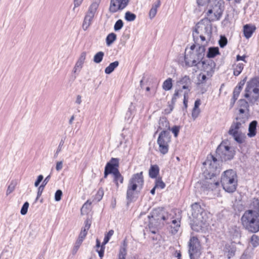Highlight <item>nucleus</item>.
<instances>
[{"label":"nucleus","instance_id":"obj_1","mask_svg":"<svg viewBox=\"0 0 259 259\" xmlns=\"http://www.w3.org/2000/svg\"><path fill=\"white\" fill-rule=\"evenodd\" d=\"M192 209V229L198 231L206 228L209 224L212 215L197 203L193 204Z\"/></svg>","mask_w":259,"mask_h":259},{"label":"nucleus","instance_id":"obj_2","mask_svg":"<svg viewBox=\"0 0 259 259\" xmlns=\"http://www.w3.org/2000/svg\"><path fill=\"white\" fill-rule=\"evenodd\" d=\"M242 223L246 229L252 232L259 231V202L254 203L253 209L246 211L242 217Z\"/></svg>","mask_w":259,"mask_h":259},{"label":"nucleus","instance_id":"obj_3","mask_svg":"<svg viewBox=\"0 0 259 259\" xmlns=\"http://www.w3.org/2000/svg\"><path fill=\"white\" fill-rule=\"evenodd\" d=\"M205 53V47L198 44L192 45L185 50V60L188 63L197 65L203 58Z\"/></svg>","mask_w":259,"mask_h":259},{"label":"nucleus","instance_id":"obj_4","mask_svg":"<svg viewBox=\"0 0 259 259\" xmlns=\"http://www.w3.org/2000/svg\"><path fill=\"white\" fill-rule=\"evenodd\" d=\"M224 10V2L222 0H209L204 13L211 20H218L222 17Z\"/></svg>","mask_w":259,"mask_h":259},{"label":"nucleus","instance_id":"obj_5","mask_svg":"<svg viewBox=\"0 0 259 259\" xmlns=\"http://www.w3.org/2000/svg\"><path fill=\"white\" fill-rule=\"evenodd\" d=\"M221 183L226 192H234L236 190L237 185L236 173L231 169L226 170L222 176Z\"/></svg>","mask_w":259,"mask_h":259},{"label":"nucleus","instance_id":"obj_6","mask_svg":"<svg viewBox=\"0 0 259 259\" xmlns=\"http://www.w3.org/2000/svg\"><path fill=\"white\" fill-rule=\"evenodd\" d=\"M215 154V156L220 160L226 161L233 158L235 151L230 143L224 141L218 147Z\"/></svg>","mask_w":259,"mask_h":259},{"label":"nucleus","instance_id":"obj_7","mask_svg":"<svg viewBox=\"0 0 259 259\" xmlns=\"http://www.w3.org/2000/svg\"><path fill=\"white\" fill-rule=\"evenodd\" d=\"M215 64L213 61L202 62L200 68V73L198 76V85L204 83L207 79L210 78L213 72Z\"/></svg>","mask_w":259,"mask_h":259},{"label":"nucleus","instance_id":"obj_8","mask_svg":"<svg viewBox=\"0 0 259 259\" xmlns=\"http://www.w3.org/2000/svg\"><path fill=\"white\" fill-rule=\"evenodd\" d=\"M244 97L249 102H254L259 98V81L252 78L247 82Z\"/></svg>","mask_w":259,"mask_h":259},{"label":"nucleus","instance_id":"obj_9","mask_svg":"<svg viewBox=\"0 0 259 259\" xmlns=\"http://www.w3.org/2000/svg\"><path fill=\"white\" fill-rule=\"evenodd\" d=\"M220 160L215 156L211 155L207 158L203 163V172L206 179H211L216 174L218 167L217 161Z\"/></svg>","mask_w":259,"mask_h":259},{"label":"nucleus","instance_id":"obj_10","mask_svg":"<svg viewBox=\"0 0 259 259\" xmlns=\"http://www.w3.org/2000/svg\"><path fill=\"white\" fill-rule=\"evenodd\" d=\"M167 212L163 208L159 207L153 209L148 216L149 225L153 227L165 220Z\"/></svg>","mask_w":259,"mask_h":259},{"label":"nucleus","instance_id":"obj_11","mask_svg":"<svg viewBox=\"0 0 259 259\" xmlns=\"http://www.w3.org/2000/svg\"><path fill=\"white\" fill-rule=\"evenodd\" d=\"M170 142L169 133L163 131L160 134L157 139L159 150L162 154H165L168 150V144Z\"/></svg>","mask_w":259,"mask_h":259},{"label":"nucleus","instance_id":"obj_12","mask_svg":"<svg viewBox=\"0 0 259 259\" xmlns=\"http://www.w3.org/2000/svg\"><path fill=\"white\" fill-rule=\"evenodd\" d=\"M142 174V172H140L134 175L132 177L127 191L128 196L132 195L138 188H142L143 184Z\"/></svg>","mask_w":259,"mask_h":259},{"label":"nucleus","instance_id":"obj_13","mask_svg":"<svg viewBox=\"0 0 259 259\" xmlns=\"http://www.w3.org/2000/svg\"><path fill=\"white\" fill-rule=\"evenodd\" d=\"M200 34L206 36L209 39L211 35V26L210 21L207 19L202 20L197 23L195 30Z\"/></svg>","mask_w":259,"mask_h":259},{"label":"nucleus","instance_id":"obj_14","mask_svg":"<svg viewBox=\"0 0 259 259\" xmlns=\"http://www.w3.org/2000/svg\"><path fill=\"white\" fill-rule=\"evenodd\" d=\"M130 0H111L109 11L111 13L121 11L126 7Z\"/></svg>","mask_w":259,"mask_h":259},{"label":"nucleus","instance_id":"obj_15","mask_svg":"<svg viewBox=\"0 0 259 259\" xmlns=\"http://www.w3.org/2000/svg\"><path fill=\"white\" fill-rule=\"evenodd\" d=\"M189 251L191 259H195L200 255V245L197 238L193 237L190 239Z\"/></svg>","mask_w":259,"mask_h":259},{"label":"nucleus","instance_id":"obj_16","mask_svg":"<svg viewBox=\"0 0 259 259\" xmlns=\"http://www.w3.org/2000/svg\"><path fill=\"white\" fill-rule=\"evenodd\" d=\"M119 166V159L116 158H112L109 162H108L104 170V177H107V175L110 174H114L119 171L118 168Z\"/></svg>","mask_w":259,"mask_h":259},{"label":"nucleus","instance_id":"obj_17","mask_svg":"<svg viewBox=\"0 0 259 259\" xmlns=\"http://www.w3.org/2000/svg\"><path fill=\"white\" fill-rule=\"evenodd\" d=\"M100 4V0H96L92 2L90 6L88 11L86 14L94 17L97 12Z\"/></svg>","mask_w":259,"mask_h":259},{"label":"nucleus","instance_id":"obj_18","mask_svg":"<svg viewBox=\"0 0 259 259\" xmlns=\"http://www.w3.org/2000/svg\"><path fill=\"white\" fill-rule=\"evenodd\" d=\"M86 55L87 54L85 52H82L80 54L74 68V72L79 71L82 68L86 58Z\"/></svg>","mask_w":259,"mask_h":259},{"label":"nucleus","instance_id":"obj_19","mask_svg":"<svg viewBox=\"0 0 259 259\" xmlns=\"http://www.w3.org/2000/svg\"><path fill=\"white\" fill-rule=\"evenodd\" d=\"M94 18V17L85 14L82 24V28L83 31H87L90 28Z\"/></svg>","mask_w":259,"mask_h":259},{"label":"nucleus","instance_id":"obj_20","mask_svg":"<svg viewBox=\"0 0 259 259\" xmlns=\"http://www.w3.org/2000/svg\"><path fill=\"white\" fill-rule=\"evenodd\" d=\"M255 27L253 25H245L243 28V33L246 38H250L255 30Z\"/></svg>","mask_w":259,"mask_h":259},{"label":"nucleus","instance_id":"obj_21","mask_svg":"<svg viewBox=\"0 0 259 259\" xmlns=\"http://www.w3.org/2000/svg\"><path fill=\"white\" fill-rule=\"evenodd\" d=\"M238 109L241 114L248 112V105L247 102L243 99L240 100L238 103Z\"/></svg>","mask_w":259,"mask_h":259},{"label":"nucleus","instance_id":"obj_22","mask_svg":"<svg viewBox=\"0 0 259 259\" xmlns=\"http://www.w3.org/2000/svg\"><path fill=\"white\" fill-rule=\"evenodd\" d=\"M257 126V122L255 120L251 122L249 125L248 133L247 136L252 138L256 135V129Z\"/></svg>","mask_w":259,"mask_h":259},{"label":"nucleus","instance_id":"obj_23","mask_svg":"<svg viewBox=\"0 0 259 259\" xmlns=\"http://www.w3.org/2000/svg\"><path fill=\"white\" fill-rule=\"evenodd\" d=\"M241 123L240 122H235L234 123L232 126H231L229 131V134L232 136L233 135L236 134L237 133H239L241 132Z\"/></svg>","mask_w":259,"mask_h":259},{"label":"nucleus","instance_id":"obj_24","mask_svg":"<svg viewBox=\"0 0 259 259\" xmlns=\"http://www.w3.org/2000/svg\"><path fill=\"white\" fill-rule=\"evenodd\" d=\"M219 54L220 51L218 47H210L208 49L206 56L208 58H213Z\"/></svg>","mask_w":259,"mask_h":259},{"label":"nucleus","instance_id":"obj_25","mask_svg":"<svg viewBox=\"0 0 259 259\" xmlns=\"http://www.w3.org/2000/svg\"><path fill=\"white\" fill-rule=\"evenodd\" d=\"M91 226V223L89 220H87L85 222L84 228L80 232L79 238L80 241H82L85 237L87 231L89 230Z\"/></svg>","mask_w":259,"mask_h":259},{"label":"nucleus","instance_id":"obj_26","mask_svg":"<svg viewBox=\"0 0 259 259\" xmlns=\"http://www.w3.org/2000/svg\"><path fill=\"white\" fill-rule=\"evenodd\" d=\"M91 226V223L89 220H87L85 222L84 228L80 232L79 238L80 241H82L85 237L87 231L89 230Z\"/></svg>","mask_w":259,"mask_h":259},{"label":"nucleus","instance_id":"obj_27","mask_svg":"<svg viewBox=\"0 0 259 259\" xmlns=\"http://www.w3.org/2000/svg\"><path fill=\"white\" fill-rule=\"evenodd\" d=\"M161 123H163L165 124V127L169 131L170 130V126L169 125V123L166 120H163L161 122ZM180 127L179 126H174L171 129V131L172 132V133L174 134V136L175 137H177L180 131Z\"/></svg>","mask_w":259,"mask_h":259},{"label":"nucleus","instance_id":"obj_28","mask_svg":"<svg viewBox=\"0 0 259 259\" xmlns=\"http://www.w3.org/2000/svg\"><path fill=\"white\" fill-rule=\"evenodd\" d=\"M119 62L117 61L110 63L105 69V73L107 74L111 73L114 69L118 66Z\"/></svg>","mask_w":259,"mask_h":259},{"label":"nucleus","instance_id":"obj_29","mask_svg":"<svg viewBox=\"0 0 259 259\" xmlns=\"http://www.w3.org/2000/svg\"><path fill=\"white\" fill-rule=\"evenodd\" d=\"M172 88V79L168 78L164 81L162 84V89L165 91L170 90Z\"/></svg>","mask_w":259,"mask_h":259},{"label":"nucleus","instance_id":"obj_30","mask_svg":"<svg viewBox=\"0 0 259 259\" xmlns=\"http://www.w3.org/2000/svg\"><path fill=\"white\" fill-rule=\"evenodd\" d=\"M159 174V167L156 165H152L149 171V175L151 178H155Z\"/></svg>","mask_w":259,"mask_h":259},{"label":"nucleus","instance_id":"obj_31","mask_svg":"<svg viewBox=\"0 0 259 259\" xmlns=\"http://www.w3.org/2000/svg\"><path fill=\"white\" fill-rule=\"evenodd\" d=\"M232 136L234 138V140L239 143H242L246 138L245 133H243L241 132L233 135Z\"/></svg>","mask_w":259,"mask_h":259},{"label":"nucleus","instance_id":"obj_32","mask_svg":"<svg viewBox=\"0 0 259 259\" xmlns=\"http://www.w3.org/2000/svg\"><path fill=\"white\" fill-rule=\"evenodd\" d=\"M91 202L88 200L82 206L81 209L82 214H88L91 210Z\"/></svg>","mask_w":259,"mask_h":259},{"label":"nucleus","instance_id":"obj_33","mask_svg":"<svg viewBox=\"0 0 259 259\" xmlns=\"http://www.w3.org/2000/svg\"><path fill=\"white\" fill-rule=\"evenodd\" d=\"M113 176L114 181L117 186L123 183V178L119 171L112 174Z\"/></svg>","mask_w":259,"mask_h":259},{"label":"nucleus","instance_id":"obj_34","mask_svg":"<svg viewBox=\"0 0 259 259\" xmlns=\"http://www.w3.org/2000/svg\"><path fill=\"white\" fill-rule=\"evenodd\" d=\"M116 39V35L114 33L109 34L106 39L107 46L111 45Z\"/></svg>","mask_w":259,"mask_h":259},{"label":"nucleus","instance_id":"obj_35","mask_svg":"<svg viewBox=\"0 0 259 259\" xmlns=\"http://www.w3.org/2000/svg\"><path fill=\"white\" fill-rule=\"evenodd\" d=\"M136 16L130 12H126L124 15V19L128 22L133 21L136 19Z\"/></svg>","mask_w":259,"mask_h":259},{"label":"nucleus","instance_id":"obj_36","mask_svg":"<svg viewBox=\"0 0 259 259\" xmlns=\"http://www.w3.org/2000/svg\"><path fill=\"white\" fill-rule=\"evenodd\" d=\"M96 247L99 256L102 257L104 254V247L103 245L100 246V242L98 239L96 240Z\"/></svg>","mask_w":259,"mask_h":259},{"label":"nucleus","instance_id":"obj_37","mask_svg":"<svg viewBox=\"0 0 259 259\" xmlns=\"http://www.w3.org/2000/svg\"><path fill=\"white\" fill-rule=\"evenodd\" d=\"M104 56V53L99 52L97 53L94 57V61L96 63L101 62Z\"/></svg>","mask_w":259,"mask_h":259},{"label":"nucleus","instance_id":"obj_38","mask_svg":"<svg viewBox=\"0 0 259 259\" xmlns=\"http://www.w3.org/2000/svg\"><path fill=\"white\" fill-rule=\"evenodd\" d=\"M49 176H48V177H47L44 181V183L45 182V183L44 184H42V185H41L38 188V190H37V198H39L42 193V191L44 189V188H45V185H46L47 183V181L49 180Z\"/></svg>","mask_w":259,"mask_h":259},{"label":"nucleus","instance_id":"obj_39","mask_svg":"<svg viewBox=\"0 0 259 259\" xmlns=\"http://www.w3.org/2000/svg\"><path fill=\"white\" fill-rule=\"evenodd\" d=\"M123 26V21L121 19L118 20L114 25V29L115 31L120 30Z\"/></svg>","mask_w":259,"mask_h":259},{"label":"nucleus","instance_id":"obj_40","mask_svg":"<svg viewBox=\"0 0 259 259\" xmlns=\"http://www.w3.org/2000/svg\"><path fill=\"white\" fill-rule=\"evenodd\" d=\"M242 69H243V66L241 65L237 64V65H234V68H233L234 74L236 76L239 75L240 74V73L241 72Z\"/></svg>","mask_w":259,"mask_h":259},{"label":"nucleus","instance_id":"obj_41","mask_svg":"<svg viewBox=\"0 0 259 259\" xmlns=\"http://www.w3.org/2000/svg\"><path fill=\"white\" fill-rule=\"evenodd\" d=\"M228 40L227 38L224 36H221L219 40V44L221 48H224L227 44Z\"/></svg>","mask_w":259,"mask_h":259},{"label":"nucleus","instance_id":"obj_42","mask_svg":"<svg viewBox=\"0 0 259 259\" xmlns=\"http://www.w3.org/2000/svg\"><path fill=\"white\" fill-rule=\"evenodd\" d=\"M250 242L253 247H256L259 245V238L256 235H253L250 240Z\"/></svg>","mask_w":259,"mask_h":259},{"label":"nucleus","instance_id":"obj_43","mask_svg":"<svg viewBox=\"0 0 259 259\" xmlns=\"http://www.w3.org/2000/svg\"><path fill=\"white\" fill-rule=\"evenodd\" d=\"M165 186L164 183L161 180V179H158L156 180L154 186L155 188L163 189L165 187Z\"/></svg>","mask_w":259,"mask_h":259},{"label":"nucleus","instance_id":"obj_44","mask_svg":"<svg viewBox=\"0 0 259 259\" xmlns=\"http://www.w3.org/2000/svg\"><path fill=\"white\" fill-rule=\"evenodd\" d=\"M157 6H155L152 7L149 13V16L150 19H153L156 15L157 11Z\"/></svg>","mask_w":259,"mask_h":259},{"label":"nucleus","instance_id":"obj_45","mask_svg":"<svg viewBox=\"0 0 259 259\" xmlns=\"http://www.w3.org/2000/svg\"><path fill=\"white\" fill-rule=\"evenodd\" d=\"M28 207H29L28 202H25L24 203V204L23 205V206L21 209V211H20L21 214L22 215H25L27 213Z\"/></svg>","mask_w":259,"mask_h":259},{"label":"nucleus","instance_id":"obj_46","mask_svg":"<svg viewBox=\"0 0 259 259\" xmlns=\"http://www.w3.org/2000/svg\"><path fill=\"white\" fill-rule=\"evenodd\" d=\"M62 195V192L60 190H58L55 194V200L56 201H59Z\"/></svg>","mask_w":259,"mask_h":259},{"label":"nucleus","instance_id":"obj_47","mask_svg":"<svg viewBox=\"0 0 259 259\" xmlns=\"http://www.w3.org/2000/svg\"><path fill=\"white\" fill-rule=\"evenodd\" d=\"M180 81L182 84L189 85L190 83V79L188 76H185L181 78Z\"/></svg>","mask_w":259,"mask_h":259},{"label":"nucleus","instance_id":"obj_48","mask_svg":"<svg viewBox=\"0 0 259 259\" xmlns=\"http://www.w3.org/2000/svg\"><path fill=\"white\" fill-rule=\"evenodd\" d=\"M44 179V177L42 175H39L37 177V179L36 180V181H35L34 182V186L35 187H37L39 184L40 183V182H42V181Z\"/></svg>","mask_w":259,"mask_h":259},{"label":"nucleus","instance_id":"obj_49","mask_svg":"<svg viewBox=\"0 0 259 259\" xmlns=\"http://www.w3.org/2000/svg\"><path fill=\"white\" fill-rule=\"evenodd\" d=\"M247 79V77H245L243 79L241 80L238 84V87L237 89V90H239L240 91H241L245 83H246Z\"/></svg>","mask_w":259,"mask_h":259},{"label":"nucleus","instance_id":"obj_50","mask_svg":"<svg viewBox=\"0 0 259 259\" xmlns=\"http://www.w3.org/2000/svg\"><path fill=\"white\" fill-rule=\"evenodd\" d=\"M200 113V109H193L192 113V116L194 119L196 118Z\"/></svg>","mask_w":259,"mask_h":259},{"label":"nucleus","instance_id":"obj_51","mask_svg":"<svg viewBox=\"0 0 259 259\" xmlns=\"http://www.w3.org/2000/svg\"><path fill=\"white\" fill-rule=\"evenodd\" d=\"M240 91H240L239 90H237V89H236L234 91V93H233L234 102H233V103H234L235 100H236L238 98V97L240 94Z\"/></svg>","mask_w":259,"mask_h":259},{"label":"nucleus","instance_id":"obj_52","mask_svg":"<svg viewBox=\"0 0 259 259\" xmlns=\"http://www.w3.org/2000/svg\"><path fill=\"white\" fill-rule=\"evenodd\" d=\"M62 166H63L62 161L57 162L56 163V170L57 171L60 170V169H61L62 168Z\"/></svg>","mask_w":259,"mask_h":259},{"label":"nucleus","instance_id":"obj_53","mask_svg":"<svg viewBox=\"0 0 259 259\" xmlns=\"http://www.w3.org/2000/svg\"><path fill=\"white\" fill-rule=\"evenodd\" d=\"M235 250L234 249H233L231 251H228L227 252H226V256L228 258H230L232 256H233L235 254Z\"/></svg>","mask_w":259,"mask_h":259},{"label":"nucleus","instance_id":"obj_54","mask_svg":"<svg viewBox=\"0 0 259 259\" xmlns=\"http://www.w3.org/2000/svg\"><path fill=\"white\" fill-rule=\"evenodd\" d=\"M83 0H74V8L78 7L81 4Z\"/></svg>","mask_w":259,"mask_h":259},{"label":"nucleus","instance_id":"obj_55","mask_svg":"<svg viewBox=\"0 0 259 259\" xmlns=\"http://www.w3.org/2000/svg\"><path fill=\"white\" fill-rule=\"evenodd\" d=\"M200 105V100H197L194 103V106L193 109H199V107Z\"/></svg>","mask_w":259,"mask_h":259},{"label":"nucleus","instance_id":"obj_56","mask_svg":"<svg viewBox=\"0 0 259 259\" xmlns=\"http://www.w3.org/2000/svg\"><path fill=\"white\" fill-rule=\"evenodd\" d=\"M246 58V56L245 55H243L242 56H240L239 55H237L236 57V60L237 61H243L244 62H245V59Z\"/></svg>","mask_w":259,"mask_h":259},{"label":"nucleus","instance_id":"obj_57","mask_svg":"<svg viewBox=\"0 0 259 259\" xmlns=\"http://www.w3.org/2000/svg\"><path fill=\"white\" fill-rule=\"evenodd\" d=\"M125 250H123L122 252H121L119 255V259H125Z\"/></svg>","mask_w":259,"mask_h":259},{"label":"nucleus","instance_id":"obj_58","mask_svg":"<svg viewBox=\"0 0 259 259\" xmlns=\"http://www.w3.org/2000/svg\"><path fill=\"white\" fill-rule=\"evenodd\" d=\"M13 190H14L13 186H9L7 189V194H10Z\"/></svg>","mask_w":259,"mask_h":259},{"label":"nucleus","instance_id":"obj_59","mask_svg":"<svg viewBox=\"0 0 259 259\" xmlns=\"http://www.w3.org/2000/svg\"><path fill=\"white\" fill-rule=\"evenodd\" d=\"M113 231L112 230H110L107 234V235H106V236H107L109 238H110V237L113 235Z\"/></svg>","mask_w":259,"mask_h":259},{"label":"nucleus","instance_id":"obj_60","mask_svg":"<svg viewBox=\"0 0 259 259\" xmlns=\"http://www.w3.org/2000/svg\"><path fill=\"white\" fill-rule=\"evenodd\" d=\"M76 102L78 104H79L81 103V97L80 96H77V97H76Z\"/></svg>","mask_w":259,"mask_h":259},{"label":"nucleus","instance_id":"obj_61","mask_svg":"<svg viewBox=\"0 0 259 259\" xmlns=\"http://www.w3.org/2000/svg\"><path fill=\"white\" fill-rule=\"evenodd\" d=\"M205 0H197V3L198 5L203 6L205 3Z\"/></svg>","mask_w":259,"mask_h":259},{"label":"nucleus","instance_id":"obj_62","mask_svg":"<svg viewBox=\"0 0 259 259\" xmlns=\"http://www.w3.org/2000/svg\"><path fill=\"white\" fill-rule=\"evenodd\" d=\"M109 239L110 238L105 236L104 239L103 245H105L109 241Z\"/></svg>","mask_w":259,"mask_h":259},{"label":"nucleus","instance_id":"obj_63","mask_svg":"<svg viewBox=\"0 0 259 259\" xmlns=\"http://www.w3.org/2000/svg\"><path fill=\"white\" fill-rule=\"evenodd\" d=\"M109 239L110 238L105 236L104 239L103 245H105L109 241Z\"/></svg>","mask_w":259,"mask_h":259},{"label":"nucleus","instance_id":"obj_64","mask_svg":"<svg viewBox=\"0 0 259 259\" xmlns=\"http://www.w3.org/2000/svg\"><path fill=\"white\" fill-rule=\"evenodd\" d=\"M241 259H250V256L247 254H243L241 257Z\"/></svg>","mask_w":259,"mask_h":259}]
</instances>
